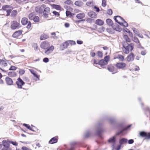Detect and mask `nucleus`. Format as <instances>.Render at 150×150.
<instances>
[{"label":"nucleus","instance_id":"obj_1","mask_svg":"<svg viewBox=\"0 0 150 150\" xmlns=\"http://www.w3.org/2000/svg\"><path fill=\"white\" fill-rule=\"evenodd\" d=\"M96 135L100 138H102V134L105 131L103 124L102 123H98L96 126Z\"/></svg>","mask_w":150,"mask_h":150},{"label":"nucleus","instance_id":"obj_2","mask_svg":"<svg viewBox=\"0 0 150 150\" xmlns=\"http://www.w3.org/2000/svg\"><path fill=\"white\" fill-rule=\"evenodd\" d=\"M134 45L133 43L129 44L127 42H124L122 44L123 47L125 49L123 50L124 52L126 54H128L129 52V50L131 51L133 49Z\"/></svg>","mask_w":150,"mask_h":150},{"label":"nucleus","instance_id":"obj_3","mask_svg":"<svg viewBox=\"0 0 150 150\" xmlns=\"http://www.w3.org/2000/svg\"><path fill=\"white\" fill-rule=\"evenodd\" d=\"M21 23L23 25H25L28 23L26 28L29 29L31 26V23L30 21H28V19L26 17L23 18L21 20Z\"/></svg>","mask_w":150,"mask_h":150},{"label":"nucleus","instance_id":"obj_4","mask_svg":"<svg viewBox=\"0 0 150 150\" xmlns=\"http://www.w3.org/2000/svg\"><path fill=\"white\" fill-rule=\"evenodd\" d=\"M107 141L108 143H112V150L115 149V144L116 142V136H114L110 137Z\"/></svg>","mask_w":150,"mask_h":150},{"label":"nucleus","instance_id":"obj_5","mask_svg":"<svg viewBox=\"0 0 150 150\" xmlns=\"http://www.w3.org/2000/svg\"><path fill=\"white\" fill-rule=\"evenodd\" d=\"M21 26H20V23L16 21H13L11 25V28L12 30H15L19 29Z\"/></svg>","mask_w":150,"mask_h":150},{"label":"nucleus","instance_id":"obj_6","mask_svg":"<svg viewBox=\"0 0 150 150\" xmlns=\"http://www.w3.org/2000/svg\"><path fill=\"white\" fill-rule=\"evenodd\" d=\"M16 83L17 86L18 88H22V86L24 85L25 83L19 77L18 78Z\"/></svg>","mask_w":150,"mask_h":150},{"label":"nucleus","instance_id":"obj_7","mask_svg":"<svg viewBox=\"0 0 150 150\" xmlns=\"http://www.w3.org/2000/svg\"><path fill=\"white\" fill-rule=\"evenodd\" d=\"M2 143L4 148H3L1 150H11V148L10 147L9 142L4 140L2 141Z\"/></svg>","mask_w":150,"mask_h":150},{"label":"nucleus","instance_id":"obj_8","mask_svg":"<svg viewBox=\"0 0 150 150\" xmlns=\"http://www.w3.org/2000/svg\"><path fill=\"white\" fill-rule=\"evenodd\" d=\"M46 7L45 4H42L40 7L37 6L35 8L36 12L39 13H44V8Z\"/></svg>","mask_w":150,"mask_h":150},{"label":"nucleus","instance_id":"obj_9","mask_svg":"<svg viewBox=\"0 0 150 150\" xmlns=\"http://www.w3.org/2000/svg\"><path fill=\"white\" fill-rule=\"evenodd\" d=\"M139 134L142 137H145L147 139H150V132L143 131L140 132Z\"/></svg>","mask_w":150,"mask_h":150},{"label":"nucleus","instance_id":"obj_10","mask_svg":"<svg viewBox=\"0 0 150 150\" xmlns=\"http://www.w3.org/2000/svg\"><path fill=\"white\" fill-rule=\"evenodd\" d=\"M116 127L117 128L120 130V133H122L123 132H122L123 130L125 127V125L124 123H118L116 124Z\"/></svg>","mask_w":150,"mask_h":150},{"label":"nucleus","instance_id":"obj_11","mask_svg":"<svg viewBox=\"0 0 150 150\" xmlns=\"http://www.w3.org/2000/svg\"><path fill=\"white\" fill-rule=\"evenodd\" d=\"M126 64L124 62H118L116 64V67L119 69H123L126 67Z\"/></svg>","mask_w":150,"mask_h":150},{"label":"nucleus","instance_id":"obj_12","mask_svg":"<svg viewBox=\"0 0 150 150\" xmlns=\"http://www.w3.org/2000/svg\"><path fill=\"white\" fill-rule=\"evenodd\" d=\"M49 47V43L47 41H45L40 45V47L43 49H46Z\"/></svg>","mask_w":150,"mask_h":150},{"label":"nucleus","instance_id":"obj_13","mask_svg":"<svg viewBox=\"0 0 150 150\" xmlns=\"http://www.w3.org/2000/svg\"><path fill=\"white\" fill-rule=\"evenodd\" d=\"M127 60L128 62H132L134 60V54L132 53H130L127 56Z\"/></svg>","mask_w":150,"mask_h":150},{"label":"nucleus","instance_id":"obj_14","mask_svg":"<svg viewBox=\"0 0 150 150\" xmlns=\"http://www.w3.org/2000/svg\"><path fill=\"white\" fill-rule=\"evenodd\" d=\"M22 30H19L15 32L12 35V37L14 38H16L21 35L22 32Z\"/></svg>","mask_w":150,"mask_h":150},{"label":"nucleus","instance_id":"obj_15","mask_svg":"<svg viewBox=\"0 0 150 150\" xmlns=\"http://www.w3.org/2000/svg\"><path fill=\"white\" fill-rule=\"evenodd\" d=\"M108 64V62H106L103 59H101L98 61V64L103 68H105V65Z\"/></svg>","mask_w":150,"mask_h":150},{"label":"nucleus","instance_id":"obj_16","mask_svg":"<svg viewBox=\"0 0 150 150\" xmlns=\"http://www.w3.org/2000/svg\"><path fill=\"white\" fill-rule=\"evenodd\" d=\"M6 83L8 85H11L13 84V81L12 79L8 77H6L5 79Z\"/></svg>","mask_w":150,"mask_h":150},{"label":"nucleus","instance_id":"obj_17","mask_svg":"<svg viewBox=\"0 0 150 150\" xmlns=\"http://www.w3.org/2000/svg\"><path fill=\"white\" fill-rule=\"evenodd\" d=\"M105 119L109 122L111 125H113L115 123L116 121L115 119L110 117H106Z\"/></svg>","mask_w":150,"mask_h":150},{"label":"nucleus","instance_id":"obj_18","mask_svg":"<svg viewBox=\"0 0 150 150\" xmlns=\"http://www.w3.org/2000/svg\"><path fill=\"white\" fill-rule=\"evenodd\" d=\"M88 15L92 18H96L97 17V15L96 13L93 11H91L88 13Z\"/></svg>","mask_w":150,"mask_h":150},{"label":"nucleus","instance_id":"obj_19","mask_svg":"<svg viewBox=\"0 0 150 150\" xmlns=\"http://www.w3.org/2000/svg\"><path fill=\"white\" fill-rule=\"evenodd\" d=\"M113 30L116 31L120 32L122 30V28L120 26L117 24L114 25L112 26Z\"/></svg>","mask_w":150,"mask_h":150},{"label":"nucleus","instance_id":"obj_20","mask_svg":"<svg viewBox=\"0 0 150 150\" xmlns=\"http://www.w3.org/2000/svg\"><path fill=\"white\" fill-rule=\"evenodd\" d=\"M54 49V47L52 45L50 47H48L46 49V50L45 51V53L46 54H50L52 52Z\"/></svg>","mask_w":150,"mask_h":150},{"label":"nucleus","instance_id":"obj_21","mask_svg":"<svg viewBox=\"0 0 150 150\" xmlns=\"http://www.w3.org/2000/svg\"><path fill=\"white\" fill-rule=\"evenodd\" d=\"M58 141V137H55L51 139L49 142L50 144H53L56 143Z\"/></svg>","mask_w":150,"mask_h":150},{"label":"nucleus","instance_id":"obj_22","mask_svg":"<svg viewBox=\"0 0 150 150\" xmlns=\"http://www.w3.org/2000/svg\"><path fill=\"white\" fill-rule=\"evenodd\" d=\"M76 142H72L71 143L70 145L71 146L70 148L68 149L67 150H74L75 148L76 147V145L77 144Z\"/></svg>","mask_w":150,"mask_h":150},{"label":"nucleus","instance_id":"obj_23","mask_svg":"<svg viewBox=\"0 0 150 150\" xmlns=\"http://www.w3.org/2000/svg\"><path fill=\"white\" fill-rule=\"evenodd\" d=\"M106 22L107 24L110 26H111L112 28V26L114 25V24L112 20L110 18L106 19Z\"/></svg>","mask_w":150,"mask_h":150},{"label":"nucleus","instance_id":"obj_24","mask_svg":"<svg viewBox=\"0 0 150 150\" xmlns=\"http://www.w3.org/2000/svg\"><path fill=\"white\" fill-rule=\"evenodd\" d=\"M128 140L125 138H122L119 140V144L120 145H122L126 143L127 142Z\"/></svg>","mask_w":150,"mask_h":150},{"label":"nucleus","instance_id":"obj_25","mask_svg":"<svg viewBox=\"0 0 150 150\" xmlns=\"http://www.w3.org/2000/svg\"><path fill=\"white\" fill-rule=\"evenodd\" d=\"M49 38V36L43 33L40 36V40H45Z\"/></svg>","mask_w":150,"mask_h":150},{"label":"nucleus","instance_id":"obj_26","mask_svg":"<svg viewBox=\"0 0 150 150\" xmlns=\"http://www.w3.org/2000/svg\"><path fill=\"white\" fill-rule=\"evenodd\" d=\"M85 14L83 13H81L78 14L76 16V18L79 19H81L84 17Z\"/></svg>","mask_w":150,"mask_h":150},{"label":"nucleus","instance_id":"obj_27","mask_svg":"<svg viewBox=\"0 0 150 150\" xmlns=\"http://www.w3.org/2000/svg\"><path fill=\"white\" fill-rule=\"evenodd\" d=\"M108 70L110 72L113 71L115 69V67L112 64L108 65L107 67Z\"/></svg>","mask_w":150,"mask_h":150},{"label":"nucleus","instance_id":"obj_28","mask_svg":"<svg viewBox=\"0 0 150 150\" xmlns=\"http://www.w3.org/2000/svg\"><path fill=\"white\" fill-rule=\"evenodd\" d=\"M95 23L99 25H102L103 24L104 22L101 19H98L96 20Z\"/></svg>","mask_w":150,"mask_h":150},{"label":"nucleus","instance_id":"obj_29","mask_svg":"<svg viewBox=\"0 0 150 150\" xmlns=\"http://www.w3.org/2000/svg\"><path fill=\"white\" fill-rule=\"evenodd\" d=\"M69 45V42L68 41H66L65 42L63 43L62 44V47L63 48L61 49L62 50H64V49L67 48Z\"/></svg>","mask_w":150,"mask_h":150},{"label":"nucleus","instance_id":"obj_30","mask_svg":"<svg viewBox=\"0 0 150 150\" xmlns=\"http://www.w3.org/2000/svg\"><path fill=\"white\" fill-rule=\"evenodd\" d=\"M83 4V2L80 1H76L74 3V4L78 7L82 6Z\"/></svg>","mask_w":150,"mask_h":150},{"label":"nucleus","instance_id":"obj_31","mask_svg":"<svg viewBox=\"0 0 150 150\" xmlns=\"http://www.w3.org/2000/svg\"><path fill=\"white\" fill-rule=\"evenodd\" d=\"M8 75L11 77H14L17 75V74L15 71H10L8 73Z\"/></svg>","mask_w":150,"mask_h":150},{"label":"nucleus","instance_id":"obj_32","mask_svg":"<svg viewBox=\"0 0 150 150\" xmlns=\"http://www.w3.org/2000/svg\"><path fill=\"white\" fill-rule=\"evenodd\" d=\"M30 71L31 73L33 74V76L36 78L38 79V80H39V76L36 73V72L35 71L33 70H30Z\"/></svg>","mask_w":150,"mask_h":150},{"label":"nucleus","instance_id":"obj_33","mask_svg":"<svg viewBox=\"0 0 150 150\" xmlns=\"http://www.w3.org/2000/svg\"><path fill=\"white\" fill-rule=\"evenodd\" d=\"M91 134V133L90 131H86L84 134V137L86 138H87Z\"/></svg>","mask_w":150,"mask_h":150},{"label":"nucleus","instance_id":"obj_34","mask_svg":"<svg viewBox=\"0 0 150 150\" xmlns=\"http://www.w3.org/2000/svg\"><path fill=\"white\" fill-rule=\"evenodd\" d=\"M8 61L6 59L5 60H4L3 59H0V63L4 67H6L7 66V64L6 62V61Z\"/></svg>","mask_w":150,"mask_h":150},{"label":"nucleus","instance_id":"obj_35","mask_svg":"<svg viewBox=\"0 0 150 150\" xmlns=\"http://www.w3.org/2000/svg\"><path fill=\"white\" fill-rule=\"evenodd\" d=\"M123 38L125 40H126L125 42H131V40L129 38L127 35H123Z\"/></svg>","mask_w":150,"mask_h":150},{"label":"nucleus","instance_id":"obj_36","mask_svg":"<svg viewBox=\"0 0 150 150\" xmlns=\"http://www.w3.org/2000/svg\"><path fill=\"white\" fill-rule=\"evenodd\" d=\"M33 20L34 22L35 23H38L40 21V18L38 16H34Z\"/></svg>","mask_w":150,"mask_h":150},{"label":"nucleus","instance_id":"obj_37","mask_svg":"<svg viewBox=\"0 0 150 150\" xmlns=\"http://www.w3.org/2000/svg\"><path fill=\"white\" fill-rule=\"evenodd\" d=\"M53 7L57 10H60L61 9L60 6L58 5L53 4Z\"/></svg>","mask_w":150,"mask_h":150},{"label":"nucleus","instance_id":"obj_38","mask_svg":"<svg viewBox=\"0 0 150 150\" xmlns=\"http://www.w3.org/2000/svg\"><path fill=\"white\" fill-rule=\"evenodd\" d=\"M64 3L70 5L73 4V2L70 0H67L64 1Z\"/></svg>","mask_w":150,"mask_h":150},{"label":"nucleus","instance_id":"obj_39","mask_svg":"<svg viewBox=\"0 0 150 150\" xmlns=\"http://www.w3.org/2000/svg\"><path fill=\"white\" fill-rule=\"evenodd\" d=\"M132 126V124H130L128 125L127 126H126V127H124V129L122 131V132H124L126 131H127Z\"/></svg>","mask_w":150,"mask_h":150},{"label":"nucleus","instance_id":"obj_40","mask_svg":"<svg viewBox=\"0 0 150 150\" xmlns=\"http://www.w3.org/2000/svg\"><path fill=\"white\" fill-rule=\"evenodd\" d=\"M117 58L121 61H123L124 60V57L121 54H118L117 55Z\"/></svg>","mask_w":150,"mask_h":150},{"label":"nucleus","instance_id":"obj_41","mask_svg":"<svg viewBox=\"0 0 150 150\" xmlns=\"http://www.w3.org/2000/svg\"><path fill=\"white\" fill-rule=\"evenodd\" d=\"M19 73L20 75H22L24 74L25 73V71L24 69H18Z\"/></svg>","mask_w":150,"mask_h":150},{"label":"nucleus","instance_id":"obj_42","mask_svg":"<svg viewBox=\"0 0 150 150\" xmlns=\"http://www.w3.org/2000/svg\"><path fill=\"white\" fill-rule=\"evenodd\" d=\"M50 12V8L48 7H45L44 9V13L45 12L46 13H49Z\"/></svg>","mask_w":150,"mask_h":150},{"label":"nucleus","instance_id":"obj_43","mask_svg":"<svg viewBox=\"0 0 150 150\" xmlns=\"http://www.w3.org/2000/svg\"><path fill=\"white\" fill-rule=\"evenodd\" d=\"M132 30L134 33L137 35L139 34V31L137 29H136L135 28H132Z\"/></svg>","mask_w":150,"mask_h":150},{"label":"nucleus","instance_id":"obj_44","mask_svg":"<svg viewBox=\"0 0 150 150\" xmlns=\"http://www.w3.org/2000/svg\"><path fill=\"white\" fill-rule=\"evenodd\" d=\"M17 11L16 10H13L11 13V16L13 17L15 16L17 14Z\"/></svg>","mask_w":150,"mask_h":150},{"label":"nucleus","instance_id":"obj_45","mask_svg":"<svg viewBox=\"0 0 150 150\" xmlns=\"http://www.w3.org/2000/svg\"><path fill=\"white\" fill-rule=\"evenodd\" d=\"M97 54L98 57H99L102 58L103 56V54L102 52L100 51H98L97 52Z\"/></svg>","mask_w":150,"mask_h":150},{"label":"nucleus","instance_id":"obj_46","mask_svg":"<svg viewBox=\"0 0 150 150\" xmlns=\"http://www.w3.org/2000/svg\"><path fill=\"white\" fill-rule=\"evenodd\" d=\"M17 68L13 66H11L9 68V70L11 71H14L16 70Z\"/></svg>","mask_w":150,"mask_h":150},{"label":"nucleus","instance_id":"obj_47","mask_svg":"<svg viewBox=\"0 0 150 150\" xmlns=\"http://www.w3.org/2000/svg\"><path fill=\"white\" fill-rule=\"evenodd\" d=\"M133 40L134 42L136 43H139V41L138 38L136 37H134L133 38Z\"/></svg>","mask_w":150,"mask_h":150},{"label":"nucleus","instance_id":"obj_48","mask_svg":"<svg viewBox=\"0 0 150 150\" xmlns=\"http://www.w3.org/2000/svg\"><path fill=\"white\" fill-rule=\"evenodd\" d=\"M107 13L109 15H111L112 13V11L111 9H108L107 10Z\"/></svg>","mask_w":150,"mask_h":150},{"label":"nucleus","instance_id":"obj_49","mask_svg":"<svg viewBox=\"0 0 150 150\" xmlns=\"http://www.w3.org/2000/svg\"><path fill=\"white\" fill-rule=\"evenodd\" d=\"M34 15L33 13H30L28 16V18L29 19L31 20H33L34 18Z\"/></svg>","mask_w":150,"mask_h":150},{"label":"nucleus","instance_id":"obj_50","mask_svg":"<svg viewBox=\"0 0 150 150\" xmlns=\"http://www.w3.org/2000/svg\"><path fill=\"white\" fill-rule=\"evenodd\" d=\"M110 59V57L109 55H106L104 58V61H105L106 62H108L109 61Z\"/></svg>","mask_w":150,"mask_h":150},{"label":"nucleus","instance_id":"obj_51","mask_svg":"<svg viewBox=\"0 0 150 150\" xmlns=\"http://www.w3.org/2000/svg\"><path fill=\"white\" fill-rule=\"evenodd\" d=\"M93 50H91L90 53V55L92 57H94L96 55V54L95 52H93Z\"/></svg>","mask_w":150,"mask_h":150},{"label":"nucleus","instance_id":"obj_52","mask_svg":"<svg viewBox=\"0 0 150 150\" xmlns=\"http://www.w3.org/2000/svg\"><path fill=\"white\" fill-rule=\"evenodd\" d=\"M65 8H66L67 10H68L69 11H72L73 9L71 8L70 6H64Z\"/></svg>","mask_w":150,"mask_h":150},{"label":"nucleus","instance_id":"obj_53","mask_svg":"<svg viewBox=\"0 0 150 150\" xmlns=\"http://www.w3.org/2000/svg\"><path fill=\"white\" fill-rule=\"evenodd\" d=\"M68 42H69V44H70L71 45H75L76 44V43L75 41L73 40H68Z\"/></svg>","mask_w":150,"mask_h":150},{"label":"nucleus","instance_id":"obj_54","mask_svg":"<svg viewBox=\"0 0 150 150\" xmlns=\"http://www.w3.org/2000/svg\"><path fill=\"white\" fill-rule=\"evenodd\" d=\"M9 143L12 144L13 145L16 146L18 145V143L15 141H9Z\"/></svg>","mask_w":150,"mask_h":150},{"label":"nucleus","instance_id":"obj_55","mask_svg":"<svg viewBox=\"0 0 150 150\" xmlns=\"http://www.w3.org/2000/svg\"><path fill=\"white\" fill-rule=\"evenodd\" d=\"M70 11L68 10L66 11V14L67 17H70V14H71V12Z\"/></svg>","mask_w":150,"mask_h":150},{"label":"nucleus","instance_id":"obj_56","mask_svg":"<svg viewBox=\"0 0 150 150\" xmlns=\"http://www.w3.org/2000/svg\"><path fill=\"white\" fill-rule=\"evenodd\" d=\"M93 4V3L92 1H88L86 3V5L89 6H91Z\"/></svg>","mask_w":150,"mask_h":150},{"label":"nucleus","instance_id":"obj_57","mask_svg":"<svg viewBox=\"0 0 150 150\" xmlns=\"http://www.w3.org/2000/svg\"><path fill=\"white\" fill-rule=\"evenodd\" d=\"M106 5V3L105 0H102V6L103 7H105Z\"/></svg>","mask_w":150,"mask_h":150},{"label":"nucleus","instance_id":"obj_58","mask_svg":"<svg viewBox=\"0 0 150 150\" xmlns=\"http://www.w3.org/2000/svg\"><path fill=\"white\" fill-rule=\"evenodd\" d=\"M93 21V19H92L91 18H88L87 19L86 21L87 22L91 23L92 22V21Z\"/></svg>","mask_w":150,"mask_h":150},{"label":"nucleus","instance_id":"obj_59","mask_svg":"<svg viewBox=\"0 0 150 150\" xmlns=\"http://www.w3.org/2000/svg\"><path fill=\"white\" fill-rule=\"evenodd\" d=\"M137 47L140 50H142L144 49V47L142 46L141 44L139 43V44L137 45Z\"/></svg>","mask_w":150,"mask_h":150},{"label":"nucleus","instance_id":"obj_60","mask_svg":"<svg viewBox=\"0 0 150 150\" xmlns=\"http://www.w3.org/2000/svg\"><path fill=\"white\" fill-rule=\"evenodd\" d=\"M23 125L27 128L28 129H29L30 128V126L28 124L24 123L23 124Z\"/></svg>","mask_w":150,"mask_h":150},{"label":"nucleus","instance_id":"obj_61","mask_svg":"<svg viewBox=\"0 0 150 150\" xmlns=\"http://www.w3.org/2000/svg\"><path fill=\"white\" fill-rule=\"evenodd\" d=\"M53 13L55 16H59L60 15L59 13L56 11H54L52 12Z\"/></svg>","mask_w":150,"mask_h":150},{"label":"nucleus","instance_id":"obj_62","mask_svg":"<svg viewBox=\"0 0 150 150\" xmlns=\"http://www.w3.org/2000/svg\"><path fill=\"white\" fill-rule=\"evenodd\" d=\"M138 99L139 102L140 103L142 107H143L144 105V104L142 102L141 99V98L138 97Z\"/></svg>","mask_w":150,"mask_h":150},{"label":"nucleus","instance_id":"obj_63","mask_svg":"<svg viewBox=\"0 0 150 150\" xmlns=\"http://www.w3.org/2000/svg\"><path fill=\"white\" fill-rule=\"evenodd\" d=\"M43 61L44 62L47 63L49 61V59L48 58L45 57L43 59Z\"/></svg>","mask_w":150,"mask_h":150},{"label":"nucleus","instance_id":"obj_64","mask_svg":"<svg viewBox=\"0 0 150 150\" xmlns=\"http://www.w3.org/2000/svg\"><path fill=\"white\" fill-rule=\"evenodd\" d=\"M93 8L96 9V12H98L100 11V10L99 8L96 6H94Z\"/></svg>","mask_w":150,"mask_h":150}]
</instances>
